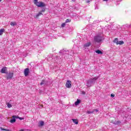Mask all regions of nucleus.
I'll use <instances>...</instances> for the list:
<instances>
[{"mask_svg": "<svg viewBox=\"0 0 131 131\" xmlns=\"http://www.w3.org/2000/svg\"><path fill=\"white\" fill-rule=\"evenodd\" d=\"M94 40L95 42L100 43V42H101L102 40H104V36L103 34L100 33L96 36H95L94 37Z\"/></svg>", "mask_w": 131, "mask_h": 131, "instance_id": "obj_1", "label": "nucleus"}, {"mask_svg": "<svg viewBox=\"0 0 131 131\" xmlns=\"http://www.w3.org/2000/svg\"><path fill=\"white\" fill-rule=\"evenodd\" d=\"M99 76L95 77L94 78H91L89 80L87 81V86L88 88H91L92 86V84H94L96 81L99 79Z\"/></svg>", "mask_w": 131, "mask_h": 131, "instance_id": "obj_2", "label": "nucleus"}, {"mask_svg": "<svg viewBox=\"0 0 131 131\" xmlns=\"http://www.w3.org/2000/svg\"><path fill=\"white\" fill-rule=\"evenodd\" d=\"M34 4L37 6L38 8H43V7H46L45 3L42 2H38L37 0H34Z\"/></svg>", "mask_w": 131, "mask_h": 131, "instance_id": "obj_3", "label": "nucleus"}, {"mask_svg": "<svg viewBox=\"0 0 131 131\" xmlns=\"http://www.w3.org/2000/svg\"><path fill=\"white\" fill-rule=\"evenodd\" d=\"M13 76H14V73L9 72L8 74L7 73L6 76V79H7V80L12 79V78H13Z\"/></svg>", "mask_w": 131, "mask_h": 131, "instance_id": "obj_4", "label": "nucleus"}, {"mask_svg": "<svg viewBox=\"0 0 131 131\" xmlns=\"http://www.w3.org/2000/svg\"><path fill=\"white\" fill-rule=\"evenodd\" d=\"M1 73H5L6 74H8V69L7 67H4L1 71Z\"/></svg>", "mask_w": 131, "mask_h": 131, "instance_id": "obj_5", "label": "nucleus"}, {"mask_svg": "<svg viewBox=\"0 0 131 131\" xmlns=\"http://www.w3.org/2000/svg\"><path fill=\"white\" fill-rule=\"evenodd\" d=\"M66 85V87L68 88V89H70V88H71V81L68 80L67 81Z\"/></svg>", "mask_w": 131, "mask_h": 131, "instance_id": "obj_6", "label": "nucleus"}, {"mask_svg": "<svg viewBox=\"0 0 131 131\" xmlns=\"http://www.w3.org/2000/svg\"><path fill=\"white\" fill-rule=\"evenodd\" d=\"M24 74L25 76H28V74H29V69L26 68L25 69Z\"/></svg>", "mask_w": 131, "mask_h": 131, "instance_id": "obj_7", "label": "nucleus"}, {"mask_svg": "<svg viewBox=\"0 0 131 131\" xmlns=\"http://www.w3.org/2000/svg\"><path fill=\"white\" fill-rule=\"evenodd\" d=\"M91 46V42H88L87 43L84 45V49H88V48Z\"/></svg>", "mask_w": 131, "mask_h": 131, "instance_id": "obj_8", "label": "nucleus"}, {"mask_svg": "<svg viewBox=\"0 0 131 131\" xmlns=\"http://www.w3.org/2000/svg\"><path fill=\"white\" fill-rule=\"evenodd\" d=\"M12 118H18L20 120H23L24 119V118L19 117V116L14 115L12 116Z\"/></svg>", "mask_w": 131, "mask_h": 131, "instance_id": "obj_9", "label": "nucleus"}, {"mask_svg": "<svg viewBox=\"0 0 131 131\" xmlns=\"http://www.w3.org/2000/svg\"><path fill=\"white\" fill-rule=\"evenodd\" d=\"M44 125L45 122H43V121H40L39 122V126H43Z\"/></svg>", "mask_w": 131, "mask_h": 131, "instance_id": "obj_10", "label": "nucleus"}, {"mask_svg": "<svg viewBox=\"0 0 131 131\" xmlns=\"http://www.w3.org/2000/svg\"><path fill=\"white\" fill-rule=\"evenodd\" d=\"M80 102H81L80 100L77 99V101L75 102V105L76 106H77V105H78L79 104H80Z\"/></svg>", "mask_w": 131, "mask_h": 131, "instance_id": "obj_11", "label": "nucleus"}, {"mask_svg": "<svg viewBox=\"0 0 131 131\" xmlns=\"http://www.w3.org/2000/svg\"><path fill=\"white\" fill-rule=\"evenodd\" d=\"M12 118L13 119L10 120V122H11V123H15V122H16V118Z\"/></svg>", "mask_w": 131, "mask_h": 131, "instance_id": "obj_12", "label": "nucleus"}, {"mask_svg": "<svg viewBox=\"0 0 131 131\" xmlns=\"http://www.w3.org/2000/svg\"><path fill=\"white\" fill-rule=\"evenodd\" d=\"M72 120L74 123H75V124H78V121L77 119H72Z\"/></svg>", "mask_w": 131, "mask_h": 131, "instance_id": "obj_13", "label": "nucleus"}, {"mask_svg": "<svg viewBox=\"0 0 131 131\" xmlns=\"http://www.w3.org/2000/svg\"><path fill=\"white\" fill-rule=\"evenodd\" d=\"M10 25L11 26H16V25H17V23H16L15 21H12L10 23Z\"/></svg>", "mask_w": 131, "mask_h": 131, "instance_id": "obj_14", "label": "nucleus"}, {"mask_svg": "<svg viewBox=\"0 0 131 131\" xmlns=\"http://www.w3.org/2000/svg\"><path fill=\"white\" fill-rule=\"evenodd\" d=\"M40 85H42L43 84H47V81L45 80H42V81L40 83Z\"/></svg>", "mask_w": 131, "mask_h": 131, "instance_id": "obj_15", "label": "nucleus"}, {"mask_svg": "<svg viewBox=\"0 0 131 131\" xmlns=\"http://www.w3.org/2000/svg\"><path fill=\"white\" fill-rule=\"evenodd\" d=\"M95 52L97 54H99V55H102L103 54V52L99 50H96Z\"/></svg>", "mask_w": 131, "mask_h": 131, "instance_id": "obj_16", "label": "nucleus"}, {"mask_svg": "<svg viewBox=\"0 0 131 131\" xmlns=\"http://www.w3.org/2000/svg\"><path fill=\"white\" fill-rule=\"evenodd\" d=\"M40 15H42V13L41 12H39L37 14H36L35 16V18H38Z\"/></svg>", "mask_w": 131, "mask_h": 131, "instance_id": "obj_17", "label": "nucleus"}, {"mask_svg": "<svg viewBox=\"0 0 131 131\" xmlns=\"http://www.w3.org/2000/svg\"><path fill=\"white\" fill-rule=\"evenodd\" d=\"M5 32V29H0V35H2L3 33Z\"/></svg>", "mask_w": 131, "mask_h": 131, "instance_id": "obj_18", "label": "nucleus"}, {"mask_svg": "<svg viewBox=\"0 0 131 131\" xmlns=\"http://www.w3.org/2000/svg\"><path fill=\"white\" fill-rule=\"evenodd\" d=\"M113 42H115V43H116V45H117V43H118V38H115L114 40L113 41Z\"/></svg>", "mask_w": 131, "mask_h": 131, "instance_id": "obj_19", "label": "nucleus"}, {"mask_svg": "<svg viewBox=\"0 0 131 131\" xmlns=\"http://www.w3.org/2000/svg\"><path fill=\"white\" fill-rule=\"evenodd\" d=\"M124 43V42L123 41H118L117 45H123Z\"/></svg>", "mask_w": 131, "mask_h": 131, "instance_id": "obj_20", "label": "nucleus"}, {"mask_svg": "<svg viewBox=\"0 0 131 131\" xmlns=\"http://www.w3.org/2000/svg\"><path fill=\"white\" fill-rule=\"evenodd\" d=\"M1 130H5V131H11V130L9 129H5L3 127H0Z\"/></svg>", "mask_w": 131, "mask_h": 131, "instance_id": "obj_21", "label": "nucleus"}, {"mask_svg": "<svg viewBox=\"0 0 131 131\" xmlns=\"http://www.w3.org/2000/svg\"><path fill=\"white\" fill-rule=\"evenodd\" d=\"M7 107H8V108H12V104H11L10 103H8Z\"/></svg>", "mask_w": 131, "mask_h": 131, "instance_id": "obj_22", "label": "nucleus"}, {"mask_svg": "<svg viewBox=\"0 0 131 131\" xmlns=\"http://www.w3.org/2000/svg\"><path fill=\"white\" fill-rule=\"evenodd\" d=\"M87 114H92V113H94L93 111L91 112V111H87L86 112Z\"/></svg>", "mask_w": 131, "mask_h": 131, "instance_id": "obj_23", "label": "nucleus"}, {"mask_svg": "<svg viewBox=\"0 0 131 131\" xmlns=\"http://www.w3.org/2000/svg\"><path fill=\"white\" fill-rule=\"evenodd\" d=\"M120 123H121V122L120 121H118L117 122H116V124L119 125V124H120Z\"/></svg>", "mask_w": 131, "mask_h": 131, "instance_id": "obj_24", "label": "nucleus"}, {"mask_svg": "<svg viewBox=\"0 0 131 131\" xmlns=\"http://www.w3.org/2000/svg\"><path fill=\"white\" fill-rule=\"evenodd\" d=\"M45 11H46V9H43L41 10V12H40V13H43Z\"/></svg>", "mask_w": 131, "mask_h": 131, "instance_id": "obj_25", "label": "nucleus"}, {"mask_svg": "<svg viewBox=\"0 0 131 131\" xmlns=\"http://www.w3.org/2000/svg\"><path fill=\"white\" fill-rule=\"evenodd\" d=\"M93 113L94 112H99V110H97V109H94L93 110Z\"/></svg>", "mask_w": 131, "mask_h": 131, "instance_id": "obj_26", "label": "nucleus"}, {"mask_svg": "<svg viewBox=\"0 0 131 131\" xmlns=\"http://www.w3.org/2000/svg\"><path fill=\"white\" fill-rule=\"evenodd\" d=\"M70 20L69 19H67L66 20V23H68V22H70Z\"/></svg>", "mask_w": 131, "mask_h": 131, "instance_id": "obj_27", "label": "nucleus"}, {"mask_svg": "<svg viewBox=\"0 0 131 131\" xmlns=\"http://www.w3.org/2000/svg\"><path fill=\"white\" fill-rule=\"evenodd\" d=\"M65 24L63 23L61 24V27H65Z\"/></svg>", "mask_w": 131, "mask_h": 131, "instance_id": "obj_28", "label": "nucleus"}, {"mask_svg": "<svg viewBox=\"0 0 131 131\" xmlns=\"http://www.w3.org/2000/svg\"><path fill=\"white\" fill-rule=\"evenodd\" d=\"M111 97H112V98H113L114 97H115V95H114V94H112L111 95Z\"/></svg>", "mask_w": 131, "mask_h": 131, "instance_id": "obj_29", "label": "nucleus"}, {"mask_svg": "<svg viewBox=\"0 0 131 131\" xmlns=\"http://www.w3.org/2000/svg\"><path fill=\"white\" fill-rule=\"evenodd\" d=\"M19 131H24V130L22 129H20Z\"/></svg>", "mask_w": 131, "mask_h": 131, "instance_id": "obj_30", "label": "nucleus"}, {"mask_svg": "<svg viewBox=\"0 0 131 131\" xmlns=\"http://www.w3.org/2000/svg\"><path fill=\"white\" fill-rule=\"evenodd\" d=\"M88 1L86 2V3H89L90 2V0H87Z\"/></svg>", "mask_w": 131, "mask_h": 131, "instance_id": "obj_31", "label": "nucleus"}, {"mask_svg": "<svg viewBox=\"0 0 131 131\" xmlns=\"http://www.w3.org/2000/svg\"><path fill=\"white\" fill-rule=\"evenodd\" d=\"M103 2H107V0H103Z\"/></svg>", "mask_w": 131, "mask_h": 131, "instance_id": "obj_32", "label": "nucleus"}, {"mask_svg": "<svg viewBox=\"0 0 131 131\" xmlns=\"http://www.w3.org/2000/svg\"><path fill=\"white\" fill-rule=\"evenodd\" d=\"M76 0H72V2H75Z\"/></svg>", "mask_w": 131, "mask_h": 131, "instance_id": "obj_33", "label": "nucleus"}, {"mask_svg": "<svg viewBox=\"0 0 131 131\" xmlns=\"http://www.w3.org/2000/svg\"><path fill=\"white\" fill-rule=\"evenodd\" d=\"M0 2H2V0H0Z\"/></svg>", "mask_w": 131, "mask_h": 131, "instance_id": "obj_34", "label": "nucleus"}]
</instances>
